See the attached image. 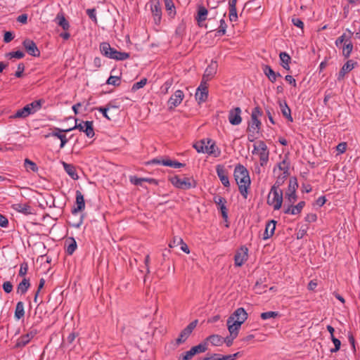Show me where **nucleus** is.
Instances as JSON below:
<instances>
[{
    "mask_svg": "<svg viewBox=\"0 0 360 360\" xmlns=\"http://www.w3.org/2000/svg\"><path fill=\"white\" fill-rule=\"evenodd\" d=\"M233 176L241 195L247 199L248 189L251 184L248 169L243 165L239 164L235 167Z\"/></svg>",
    "mask_w": 360,
    "mask_h": 360,
    "instance_id": "nucleus-1",
    "label": "nucleus"
},
{
    "mask_svg": "<svg viewBox=\"0 0 360 360\" xmlns=\"http://www.w3.org/2000/svg\"><path fill=\"white\" fill-rule=\"evenodd\" d=\"M99 48L103 56L111 59L124 60L129 58V53L117 51L114 48H112L108 42L101 43Z\"/></svg>",
    "mask_w": 360,
    "mask_h": 360,
    "instance_id": "nucleus-2",
    "label": "nucleus"
},
{
    "mask_svg": "<svg viewBox=\"0 0 360 360\" xmlns=\"http://www.w3.org/2000/svg\"><path fill=\"white\" fill-rule=\"evenodd\" d=\"M283 202V191L281 189L271 188L267 197V204L278 210L281 207Z\"/></svg>",
    "mask_w": 360,
    "mask_h": 360,
    "instance_id": "nucleus-3",
    "label": "nucleus"
},
{
    "mask_svg": "<svg viewBox=\"0 0 360 360\" xmlns=\"http://www.w3.org/2000/svg\"><path fill=\"white\" fill-rule=\"evenodd\" d=\"M77 122L78 119H75V125L71 128L72 130L78 129L80 131L84 132L89 138H92L94 136L92 121H82L79 123H77Z\"/></svg>",
    "mask_w": 360,
    "mask_h": 360,
    "instance_id": "nucleus-4",
    "label": "nucleus"
},
{
    "mask_svg": "<svg viewBox=\"0 0 360 360\" xmlns=\"http://www.w3.org/2000/svg\"><path fill=\"white\" fill-rule=\"evenodd\" d=\"M170 181L174 186L181 189H188L195 186V184H193V182L186 177L180 178L178 176H174L170 179Z\"/></svg>",
    "mask_w": 360,
    "mask_h": 360,
    "instance_id": "nucleus-5",
    "label": "nucleus"
},
{
    "mask_svg": "<svg viewBox=\"0 0 360 360\" xmlns=\"http://www.w3.org/2000/svg\"><path fill=\"white\" fill-rule=\"evenodd\" d=\"M198 324V320H195L190 323L180 333L179 338L176 340V343L179 345L184 343L191 334L194 328Z\"/></svg>",
    "mask_w": 360,
    "mask_h": 360,
    "instance_id": "nucleus-6",
    "label": "nucleus"
},
{
    "mask_svg": "<svg viewBox=\"0 0 360 360\" xmlns=\"http://www.w3.org/2000/svg\"><path fill=\"white\" fill-rule=\"evenodd\" d=\"M257 147L260 150H259V156L261 166H264L269 161V152L267 146L263 141L257 142Z\"/></svg>",
    "mask_w": 360,
    "mask_h": 360,
    "instance_id": "nucleus-7",
    "label": "nucleus"
},
{
    "mask_svg": "<svg viewBox=\"0 0 360 360\" xmlns=\"http://www.w3.org/2000/svg\"><path fill=\"white\" fill-rule=\"evenodd\" d=\"M248 249L242 246L238 249L234 256L235 265L236 266H241L248 258Z\"/></svg>",
    "mask_w": 360,
    "mask_h": 360,
    "instance_id": "nucleus-8",
    "label": "nucleus"
},
{
    "mask_svg": "<svg viewBox=\"0 0 360 360\" xmlns=\"http://www.w3.org/2000/svg\"><path fill=\"white\" fill-rule=\"evenodd\" d=\"M22 45L26 52L32 56L39 57L40 51L37 48L35 42L30 39H26L23 41Z\"/></svg>",
    "mask_w": 360,
    "mask_h": 360,
    "instance_id": "nucleus-9",
    "label": "nucleus"
},
{
    "mask_svg": "<svg viewBox=\"0 0 360 360\" xmlns=\"http://www.w3.org/2000/svg\"><path fill=\"white\" fill-rule=\"evenodd\" d=\"M248 313L243 308H238L229 317L228 319H230L236 323L239 322V325H242L245 320L248 319Z\"/></svg>",
    "mask_w": 360,
    "mask_h": 360,
    "instance_id": "nucleus-10",
    "label": "nucleus"
},
{
    "mask_svg": "<svg viewBox=\"0 0 360 360\" xmlns=\"http://www.w3.org/2000/svg\"><path fill=\"white\" fill-rule=\"evenodd\" d=\"M217 67L218 65L217 61L212 60L205 69L201 81L202 83H207V82L210 80L214 76V75L217 73Z\"/></svg>",
    "mask_w": 360,
    "mask_h": 360,
    "instance_id": "nucleus-11",
    "label": "nucleus"
},
{
    "mask_svg": "<svg viewBox=\"0 0 360 360\" xmlns=\"http://www.w3.org/2000/svg\"><path fill=\"white\" fill-rule=\"evenodd\" d=\"M208 96V90L206 83L200 82V86L198 87L195 97L199 104L205 102Z\"/></svg>",
    "mask_w": 360,
    "mask_h": 360,
    "instance_id": "nucleus-12",
    "label": "nucleus"
},
{
    "mask_svg": "<svg viewBox=\"0 0 360 360\" xmlns=\"http://www.w3.org/2000/svg\"><path fill=\"white\" fill-rule=\"evenodd\" d=\"M213 201L217 205L218 209L220 210L223 219L226 220L228 219L227 209L226 207V200L224 198L217 195L214 196Z\"/></svg>",
    "mask_w": 360,
    "mask_h": 360,
    "instance_id": "nucleus-13",
    "label": "nucleus"
},
{
    "mask_svg": "<svg viewBox=\"0 0 360 360\" xmlns=\"http://www.w3.org/2000/svg\"><path fill=\"white\" fill-rule=\"evenodd\" d=\"M184 98V92L181 90H176L168 101L169 109H172L178 106L181 103Z\"/></svg>",
    "mask_w": 360,
    "mask_h": 360,
    "instance_id": "nucleus-14",
    "label": "nucleus"
},
{
    "mask_svg": "<svg viewBox=\"0 0 360 360\" xmlns=\"http://www.w3.org/2000/svg\"><path fill=\"white\" fill-rule=\"evenodd\" d=\"M216 172L221 184L225 187H229L230 183L229 180L228 172L227 170L224 168V167L221 165H217Z\"/></svg>",
    "mask_w": 360,
    "mask_h": 360,
    "instance_id": "nucleus-15",
    "label": "nucleus"
},
{
    "mask_svg": "<svg viewBox=\"0 0 360 360\" xmlns=\"http://www.w3.org/2000/svg\"><path fill=\"white\" fill-rule=\"evenodd\" d=\"M241 110L239 107H236L229 111V121L233 125H238L241 123L242 118L240 117Z\"/></svg>",
    "mask_w": 360,
    "mask_h": 360,
    "instance_id": "nucleus-16",
    "label": "nucleus"
},
{
    "mask_svg": "<svg viewBox=\"0 0 360 360\" xmlns=\"http://www.w3.org/2000/svg\"><path fill=\"white\" fill-rule=\"evenodd\" d=\"M151 12L155 24H159L162 17V10L160 1H155L150 5Z\"/></svg>",
    "mask_w": 360,
    "mask_h": 360,
    "instance_id": "nucleus-17",
    "label": "nucleus"
},
{
    "mask_svg": "<svg viewBox=\"0 0 360 360\" xmlns=\"http://www.w3.org/2000/svg\"><path fill=\"white\" fill-rule=\"evenodd\" d=\"M207 9L205 6L201 5L198 6L197 15L195 18L199 26H202V23L207 19Z\"/></svg>",
    "mask_w": 360,
    "mask_h": 360,
    "instance_id": "nucleus-18",
    "label": "nucleus"
},
{
    "mask_svg": "<svg viewBox=\"0 0 360 360\" xmlns=\"http://www.w3.org/2000/svg\"><path fill=\"white\" fill-rule=\"evenodd\" d=\"M205 149V153L214 155V157H218L220 154V151L217 148L214 142L211 139H207Z\"/></svg>",
    "mask_w": 360,
    "mask_h": 360,
    "instance_id": "nucleus-19",
    "label": "nucleus"
},
{
    "mask_svg": "<svg viewBox=\"0 0 360 360\" xmlns=\"http://www.w3.org/2000/svg\"><path fill=\"white\" fill-rule=\"evenodd\" d=\"M355 65H356V63H354L353 60H347L340 70L338 79L340 80L343 79L345 74L350 72L354 68Z\"/></svg>",
    "mask_w": 360,
    "mask_h": 360,
    "instance_id": "nucleus-20",
    "label": "nucleus"
},
{
    "mask_svg": "<svg viewBox=\"0 0 360 360\" xmlns=\"http://www.w3.org/2000/svg\"><path fill=\"white\" fill-rule=\"evenodd\" d=\"M76 205L77 207L72 210L73 214L83 210L85 207L84 195L79 191H76Z\"/></svg>",
    "mask_w": 360,
    "mask_h": 360,
    "instance_id": "nucleus-21",
    "label": "nucleus"
},
{
    "mask_svg": "<svg viewBox=\"0 0 360 360\" xmlns=\"http://www.w3.org/2000/svg\"><path fill=\"white\" fill-rule=\"evenodd\" d=\"M61 164L63 166V168L66 173L74 180H77L79 179V176L77 174L75 167L72 164H68L65 162L62 161Z\"/></svg>",
    "mask_w": 360,
    "mask_h": 360,
    "instance_id": "nucleus-22",
    "label": "nucleus"
},
{
    "mask_svg": "<svg viewBox=\"0 0 360 360\" xmlns=\"http://www.w3.org/2000/svg\"><path fill=\"white\" fill-rule=\"evenodd\" d=\"M12 208L15 210H16L17 212H21L25 215H28V214H32V207L25 203V204H22V203H16V204H13L12 205Z\"/></svg>",
    "mask_w": 360,
    "mask_h": 360,
    "instance_id": "nucleus-23",
    "label": "nucleus"
},
{
    "mask_svg": "<svg viewBox=\"0 0 360 360\" xmlns=\"http://www.w3.org/2000/svg\"><path fill=\"white\" fill-rule=\"evenodd\" d=\"M305 205V202L304 201H300L297 205H288L286 209H285V214H300L303 207Z\"/></svg>",
    "mask_w": 360,
    "mask_h": 360,
    "instance_id": "nucleus-24",
    "label": "nucleus"
},
{
    "mask_svg": "<svg viewBox=\"0 0 360 360\" xmlns=\"http://www.w3.org/2000/svg\"><path fill=\"white\" fill-rule=\"evenodd\" d=\"M226 325L229 334L232 336L237 337L238 335L239 330L241 327V326L239 325V322L236 323L230 319H228Z\"/></svg>",
    "mask_w": 360,
    "mask_h": 360,
    "instance_id": "nucleus-25",
    "label": "nucleus"
},
{
    "mask_svg": "<svg viewBox=\"0 0 360 360\" xmlns=\"http://www.w3.org/2000/svg\"><path fill=\"white\" fill-rule=\"evenodd\" d=\"M263 71L265 75L271 82H275L278 77H281V74L278 72H275L269 65H264L263 68Z\"/></svg>",
    "mask_w": 360,
    "mask_h": 360,
    "instance_id": "nucleus-26",
    "label": "nucleus"
},
{
    "mask_svg": "<svg viewBox=\"0 0 360 360\" xmlns=\"http://www.w3.org/2000/svg\"><path fill=\"white\" fill-rule=\"evenodd\" d=\"M276 229V221L271 220L269 221L265 228V231L263 236V239L266 240L273 236Z\"/></svg>",
    "mask_w": 360,
    "mask_h": 360,
    "instance_id": "nucleus-27",
    "label": "nucleus"
},
{
    "mask_svg": "<svg viewBox=\"0 0 360 360\" xmlns=\"http://www.w3.org/2000/svg\"><path fill=\"white\" fill-rule=\"evenodd\" d=\"M204 341H207V344L210 342L213 346H221L224 343V338L219 335H211Z\"/></svg>",
    "mask_w": 360,
    "mask_h": 360,
    "instance_id": "nucleus-28",
    "label": "nucleus"
},
{
    "mask_svg": "<svg viewBox=\"0 0 360 360\" xmlns=\"http://www.w3.org/2000/svg\"><path fill=\"white\" fill-rule=\"evenodd\" d=\"M261 124L262 123L258 118H251V121L249 123L248 130L249 132H252V134H255V132L259 133Z\"/></svg>",
    "mask_w": 360,
    "mask_h": 360,
    "instance_id": "nucleus-29",
    "label": "nucleus"
},
{
    "mask_svg": "<svg viewBox=\"0 0 360 360\" xmlns=\"http://www.w3.org/2000/svg\"><path fill=\"white\" fill-rule=\"evenodd\" d=\"M280 108L283 115L290 122H292L293 119L291 116V110L290 108L288 106L285 102H279Z\"/></svg>",
    "mask_w": 360,
    "mask_h": 360,
    "instance_id": "nucleus-30",
    "label": "nucleus"
},
{
    "mask_svg": "<svg viewBox=\"0 0 360 360\" xmlns=\"http://www.w3.org/2000/svg\"><path fill=\"white\" fill-rule=\"evenodd\" d=\"M279 58L281 61V66L284 69L289 70H290L289 64L291 61L290 56L286 52H281L279 54Z\"/></svg>",
    "mask_w": 360,
    "mask_h": 360,
    "instance_id": "nucleus-31",
    "label": "nucleus"
},
{
    "mask_svg": "<svg viewBox=\"0 0 360 360\" xmlns=\"http://www.w3.org/2000/svg\"><path fill=\"white\" fill-rule=\"evenodd\" d=\"M30 286V280L24 278L22 281L18 284L17 288V293L24 295Z\"/></svg>",
    "mask_w": 360,
    "mask_h": 360,
    "instance_id": "nucleus-32",
    "label": "nucleus"
},
{
    "mask_svg": "<svg viewBox=\"0 0 360 360\" xmlns=\"http://www.w3.org/2000/svg\"><path fill=\"white\" fill-rule=\"evenodd\" d=\"M56 20H57L58 25L60 26L64 30H68L70 28V24L64 17L63 13H58L56 18Z\"/></svg>",
    "mask_w": 360,
    "mask_h": 360,
    "instance_id": "nucleus-33",
    "label": "nucleus"
},
{
    "mask_svg": "<svg viewBox=\"0 0 360 360\" xmlns=\"http://www.w3.org/2000/svg\"><path fill=\"white\" fill-rule=\"evenodd\" d=\"M66 252L68 255H71L77 249V243L73 238H69L65 241Z\"/></svg>",
    "mask_w": 360,
    "mask_h": 360,
    "instance_id": "nucleus-34",
    "label": "nucleus"
},
{
    "mask_svg": "<svg viewBox=\"0 0 360 360\" xmlns=\"http://www.w3.org/2000/svg\"><path fill=\"white\" fill-rule=\"evenodd\" d=\"M353 50V44L350 40H346L342 47V55L345 58H348Z\"/></svg>",
    "mask_w": 360,
    "mask_h": 360,
    "instance_id": "nucleus-35",
    "label": "nucleus"
},
{
    "mask_svg": "<svg viewBox=\"0 0 360 360\" xmlns=\"http://www.w3.org/2000/svg\"><path fill=\"white\" fill-rule=\"evenodd\" d=\"M25 316L24 304L22 302H18L15 307V318L18 320L23 318Z\"/></svg>",
    "mask_w": 360,
    "mask_h": 360,
    "instance_id": "nucleus-36",
    "label": "nucleus"
},
{
    "mask_svg": "<svg viewBox=\"0 0 360 360\" xmlns=\"http://www.w3.org/2000/svg\"><path fill=\"white\" fill-rule=\"evenodd\" d=\"M194 352V354H200L206 352L208 349L207 341H203L199 345L191 348Z\"/></svg>",
    "mask_w": 360,
    "mask_h": 360,
    "instance_id": "nucleus-37",
    "label": "nucleus"
},
{
    "mask_svg": "<svg viewBox=\"0 0 360 360\" xmlns=\"http://www.w3.org/2000/svg\"><path fill=\"white\" fill-rule=\"evenodd\" d=\"M237 1H229V19L231 21H236L238 18L236 5Z\"/></svg>",
    "mask_w": 360,
    "mask_h": 360,
    "instance_id": "nucleus-38",
    "label": "nucleus"
},
{
    "mask_svg": "<svg viewBox=\"0 0 360 360\" xmlns=\"http://www.w3.org/2000/svg\"><path fill=\"white\" fill-rule=\"evenodd\" d=\"M72 130V129H62L60 128L55 127L53 129V132L49 133V134L45 135L44 136H45V138H49V136H55L60 139V136H62L64 135L62 134V132H68Z\"/></svg>",
    "mask_w": 360,
    "mask_h": 360,
    "instance_id": "nucleus-39",
    "label": "nucleus"
},
{
    "mask_svg": "<svg viewBox=\"0 0 360 360\" xmlns=\"http://www.w3.org/2000/svg\"><path fill=\"white\" fill-rule=\"evenodd\" d=\"M162 165L174 168H180L184 166V164L170 159L162 160Z\"/></svg>",
    "mask_w": 360,
    "mask_h": 360,
    "instance_id": "nucleus-40",
    "label": "nucleus"
},
{
    "mask_svg": "<svg viewBox=\"0 0 360 360\" xmlns=\"http://www.w3.org/2000/svg\"><path fill=\"white\" fill-rule=\"evenodd\" d=\"M298 188L297 179L295 177L290 178L289 181L288 189L285 193H296V190Z\"/></svg>",
    "mask_w": 360,
    "mask_h": 360,
    "instance_id": "nucleus-41",
    "label": "nucleus"
},
{
    "mask_svg": "<svg viewBox=\"0 0 360 360\" xmlns=\"http://www.w3.org/2000/svg\"><path fill=\"white\" fill-rule=\"evenodd\" d=\"M30 342V340L25 335H23L20 336L16 342V344L15 345V348H20L25 347L26 345H27Z\"/></svg>",
    "mask_w": 360,
    "mask_h": 360,
    "instance_id": "nucleus-42",
    "label": "nucleus"
},
{
    "mask_svg": "<svg viewBox=\"0 0 360 360\" xmlns=\"http://www.w3.org/2000/svg\"><path fill=\"white\" fill-rule=\"evenodd\" d=\"M24 166L27 171L31 170L32 172H37L38 170L37 165L28 158L25 160Z\"/></svg>",
    "mask_w": 360,
    "mask_h": 360,
    "instance_id": "nucleus-43",
    "label": "nucleus"
},
{
    "mask_svg": "<svg viewBox=\"0 0 360 360\" xmlns=\"http://www.w3.org/2000/svg\"><path fill=\"white\" fill-rule=\"evenodd\" d=\"M289 174H281L278 175V176L277 177V179L275 182V184H274V186L271 187V188H276V189H279V187L284 183L285 179L288 177Z\"/></svg>",
    "mask_w": 360,
    "mask_h": 360,
    "instance_id": "nucleus-44",
    "label": "nucleus"
},
{
    "mask_svg": "<svg viewBox=\"0 0 360 360\" xmlns=\"http://www.w3.org/2000/svg\"><path fill=\"white\" fill-rule=\"evenodd\" d=\"M166 10L168 12V14L171 17H174L176 14L175 6L174 4V1H165Z\"/></svg>",
    "mask_w": 360,
    "mask_h": 360,
    "instance_id": "nucleus-45",
    "label": "nucleus"
},
{
    "mask_svg": "<svg viewBox=\"0 0 360 360\" xmlns=\"http://www.w3.org/2000/svg\"><path fill=\"white\" fill-rule=\"evenodd\" d=\"M206 141H207V139H202V140H201L200 141H198L195 143H194L193 147L195 148V149L198 153H205V144H206Z\"/></svg>",
    "mask_w": 360,
    "mask_h": 360,
    "instance_id": "nucleus-46",
    "label": "nucleus"
},
{
    "mask_svg": "<svg viewBox=\"0 0 360 360\" xmlns=\"http://www.w3.org/2000/svg\"><path fill=\"white\" fill-rule=\"evenodd\" d=\"M278 312L277 311H266L262 313L260 316L263 320H266L271 318L274 319L278 316Z\"/></svg>",
    "mask_w": 360,
    "mask_h": 360,
    "instance_id": "nucleus-47",
    "label": "nucleus"
},
{
    "mask_svg": "<svg viewBox=\"0 0 360 360\" xmlns=\"http://www.w3.org/2000/svg\"><path fill=\"white\" fill-rule=\"evenodd\" d=\"M147 83V79L143 78L139 82H136L133 84L131 90L135 91L141 88H143Z\"/></svg>",
    "mask_w": 360,
    "mask_h": 360,
    "instance_id": "nucleus-48",
    "label": "nucleus"
},
{
    "mask_svg": "<svg viewBox=\"0 0 360 360\" xmlns=\"http://www.w3.org/2000/svg\"><path fill=\"white\" fill-rule=\"evenodd\" d=\"M285 199L288 205H292L297 200V195L296 193H285Z\"/></svg>",
    "mask_w": 360,
    "mask_h": 360,
    "instance_id": "nucleus-49",
    "label": "nucleus"
},
{
    "mask_svg": "<svg viewBox=\"0 0 360 360\" xmlns=\"http://www.w3.org/2000/svg\"><path fill=\"white\" fill-rule=\"evenodd\" d=\"M331 340L335 345V347L330 349V352L331 353L337 352L340 348L341 342L338 338H335V336H333L331 338Z\"/></svg>",
    "mask_w": 360,
    "mask_h": 360,
    "instance_id": "nucleus-50",
    "label": "nucleus"
},
{
    "mask_svg": "<svg viewBox=\"0 0 360 360\" xmlns=\"http://www.w3.org/2000/svg\"><path fill=\"white\" fill-rule=\"evenodd\" d=\"M30 107L31 108V110H33V112L34 113L37 110H39L41 107V101H34L32 102L31 103L28 104Z\"/></svg>",
    "mask_w": 360,
    "mask_h": 360,
    "instance_id": "nucleus-51",
    "label": "nucleus"
},
{
    "mask_svg": "<svg viewBox=\"0 0 360 360\" xmlns=\"http://www.w3.org/2000/svg\"><path fill=\"white\" fill-rule=\"evenodd\" d=\"M120 83V78L116 76H110L108 80V84H112L113 86H119Z\"/></svg>",
    "mask_w": 360,
    "mask_h": 360,
    "instance_id": "nucleus-52",
    "label": "nucleus"
},
{
    "mask_svg": "<svg viewBox=\"0 0 360 360\" xmlns=\"http://www.w3.org/2000/svg\"><path fill=\"white\" fill-rule=\"evenodd\" d=\"M278 169L282 172V174H289L288 164L285 160H283L278 164Z\"/></svg>",
    "mask_w": 360,
    "mask_h": 360,
    "instance_id": "nucleus-53",
    "label": "nucleus"
},
{
    "mask_svg": "<svg viewBox=\"0 0 360 360\" xmlns=\"http://www.w3.org/2000/svg\"><path fill=\"white\" fill-rule=\"evenodd\" d=\"M27 271H28V264L27 262H23L20 264L18 275L20 276L23 277L27 274Z\"/></svg>",
    "mask_w": 360,
    "mask_h": 360,
    "instance_id": "nucleus-54",
    "label": "nucleus"
},
{
    "mask_svg": "<svg viewBox=\"0 0 360 360\" xmlns=\"http://www.w3.org/2000/svg\"><path fill=\"white\" fill-rule=\"evenodd\" d=\"M99 112H102L103 115L108 120H110V117L108 115V111L110 109V105H105V107H98L96 108Z\"/></svg>",
    "mask_w": 360,
    "mask_h": 360,
    "instance_id": "nucleus-55",
    "label": "nucleus"
},
{
    "mask_svg": "<svg viewBox=\"0 0 360 360\" xmlns=\"http://www.w3.org/2000/svg\"><path fill=\"white\" fill-rule=\"evenodd\" d=\"M27 116L25 113L23 109L18 110L14 115H11L9 117L10 119H17V118H25Z\"/></svg>",
    "mask_w": 360,
    "mask_h": 360,
    "instance_id": "nucleus-56",
    "label": "nucleus"
},
{
    "mask_svg": "<svg viewBox=\"0 0 360 360\" xmlns=\"http://www.w3.org/2000/svg\"><path fill=\"white\" fill-rule=\"evenodd\" d=\"M173 84V80L172 79L167 80L161 87L162 92L165 94L168 93L169 89L171 88Z\"/></svg>",
    "mask_w": 360,
    "mask_h": 360,
    "instance_id": "nucleus-57",
    "label": "nucleus"
},
{
    "mask_svg": "<svg viewBox=\"0 0 360 360\" xmlns=\"http://www.w3.org/2000/svg\"><path fill=\"white\" fill-rule=\"evenodd\" d=\"M25 70V65L22 63H20L18 65V70L15 73V76L16 77L20 78L23 75V72Z\"/></svg>",
    "mask_w": 360,
    "mask_h": 360,
    "instance_id": "nucleus-58",
    "label": "nucleus"
},
{
    "mask_svg": "<svg viewBox=\"0 0 360 360\" xmlns=\"http://www.w3.org/2000/svg\"><path fill=\"white\" fill-rule=\"evenodd\" d=\"M130 181L136 186H142V183L146 181V178L131 177Z\"/></svg>",
    "mask_w": 360,
    "mask_h": 360,
    "instance_id": "nucleus-59",
    "label": "nucleus"
},
{
    "mask_svg": "<svg viewBox=\"0 0 360 360\" xmlns=\"http://www.w3.org/2000/svg\"><path fill=\"white\" fill-rule=\"evenodd\" d=\"M11 58H22L25 56V53L21 51L10 52L8 54Z\"/></svg>",
    "mask_w": 360,
    "mask_h": 360,
    "instance_id": "nucleus-60",
    "label": "nucleus"
},
{
    "mask_svg": "<svg viewBox=\"0 0 360 360\" xmlns=\"http://www.w3.org/2000/svg\"><path fill=\"white\" fill-rule=\"evenodd\" d=\"M262 111L260 109V108L255 107L252 111L251 118H253V119L258 118L259 116H262Z\"/></svg>",
    "mask_w": 360,
    "mask_h": 360,
    "instance_id": "nucleus-61",
    "label": "nucleus"
},
{
    "mask_svg": "<svg viewBox=\"0 0 360 360\" xmlns=\"http://www.w3.org/2000/svg\"><path fill=\"white\" fill-rule=\"evenodd\" d=\"M38 332V330L35 327H32L25 335L31 340Z\"/></svg>",
    "mask_w": 360,
    "mask_h": 360,
    "instance_id": "nucleus-62",
    "label": "nucleus"
},
{
    "mask_svg": "<svg viewBox=\"0 0 360 360\" xmlns=\"http://www.w3.org/2000/svg\"><path fill=\"white\" fill-rule=\"evenodd\" d=\"M266 288V285H262L261 283H259L258 281L255 285L254 289L255 292L258 294H262L263 292L265 291L264 288Z\"/></svg>",
    "mask_w": 360,
    "mask_h": 360,
    "instance_id": "nucleus-63",
    "label": "nucleus"
},
{
    "mask_svg": "<svg viewBox=\"0 0 360 360\" xmlns=\"http://www.w3.org/2000/svg\"><path fill=\"white\" fill-rule=\"evenodd\" d=\"M3 289L7 292L10 293L13 290V285L10 281H6L3 283Z\"/></svg>",
    "mask_w": 360,
    "mask_h": 360,
    "instance_id": "nucleus-64",
    "label": "nucleus"
}]
</instances>
